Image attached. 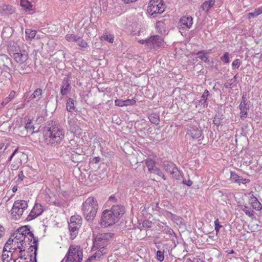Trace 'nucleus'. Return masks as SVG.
Wrapping results in <instances>:
<instances>
[{
    "label": "nucleus",
    "instance_id": "6ab92c4d",
    "mask_svg": "<svg viewBox=\"0 0 262 262\" xmlns=\"http://www.w3.org/2000/svg\"><path fill=\"white\" fill-rule=\"evenodd\" d=\"M136 100L133 99H126L125 100L117 99L115 100V105L117 106L122 107L124 106L134 105L136 103Z\"/></svg>",
    "mask_w": 262,
    "mask_h": 262
},
{
    "label": "nucleus",
    "instance_id": "6e6552de",
    "mask_svg": "<svg viewBox=\"0 0 262 262\" xmlns=\"http://www.w3.org/2000/svg\"><path fill=\"white\" fill-rule=\"evenodd\" d=\"M28 161V155L25 152L19 151L18 148L15 149V155L12 163L11 164V169L16 170L23 163H26Z\"/></svg>",
    "mask_w": 262,
    "mask_h": 262
},
{
    "label": "nucleus",
    "instance_id": "f3484780",
    "mask_svg": "<svg viewBox=\"0 0 262 262\" xmlns=\"http://www.w3.org/2000/svg\"><path fill=\"white\" fill-rule=\"evenodd\" d=\"M187 134L193 139H198L202 135V129L193 125L187 129Z\"/></svg>",
    "mask_w": 262,
    "mask_h": 262
},
{
    "label": "nucleus",
    "instance_id": "603ef678",
    "mask_svg": "<svg viewBox=\"0 0 262 262\" xmlns=\"http://www.w3.org/2000/svg\"><path fill=\"white\" fill-rule=\"evenodd\" d=\"M77 41L76 42L77 45L81 48H86L88 46L86 42L79 36V39H77Z\"/></svg>",
    "mask_w": 262,
    "mask_h": 262
},
{
    "label": "nucleus",
    "instance_id": "ddd939ff",
    "mask_svg": "<svg viewBox=\"0 0 262 262\" xmlns=\"http://www.w3.org/2000/svg\"><path fill=\"white\" fill-rule=\"evenodd\" d=\"M15 60L20 64L24 63L28 58V52L25 50H20L16 51L13 54Z\"/></svg>",
    "mask_w": 262,
    "mask_h": 262
},
{
    "label": "nucleus",
    "instance_id": "4c0bfd02",
    "mask_svg": "<svg viewBox=\"0 0 262 262\" xmlns=\"http://www.w3.org/2000/svg\"><path fill=\"white\" fill-rule=\"evenodd\" d=\"M68 122L70 126V130L71 132L75 133V131L77 129H78V127L75 125V120L73 119L70 118V117H68Z\"/></svg>",
    "mask_w": 262,
    "mask_h": 262
},
{
    "label": "nucleus",
    "instance_id": "bf43d9fd",
    "mask_svg": "<svg viewBox=\"0 0 262 262\" xmlns=\"http://www.w3.org/2000/svg\"><path fill=\"white\" fill-rule=\"evenodd\" d=\"M215 230L216 232H219L220 228L222 227L219 223V220L217 219L214 222Z\"/></svg>",
    "mask_w": 262,
    "mask_h": 262
},
{
    "label": "nucleus",
    "instance_id": "de8ad7c7",
    "mask_svg": "<svg viewBox=\"0 0 262 262\" xmlns=\"http://www.w3.org/2000/svg\"><path fill=\"white\" fill-rule=\"evenodd\" d=\"M105 253V250L103 249H100L94 253L92 255V257H93L95 259H96L97 258H100L101 256H103L104 254Z\"/></svg>",
    "mask_w": 262,
    "mask_h": 262
},
{
    "label": "nucleus",
    "instance_id": "aec40b11",
    "mask_svg": "<svg viewBox=\"0 0 262 262\" xmlns=\"http://www.w3.org/2000/svg\"><path fill=\"white\" fill-rule=\"evenodd\" d=\"M250 203L253 208L256 210L259 211L262 209L261 204L253 194L250 195Z\"/></svg>",
    "mask_w": 262,
    "mask_h": 262
},
{
    "label": "nucleus",
    "instance_id": "3c124183",
    "mask_svg": "<svg viewBox=\"0 0 262 262\" xmlns=\"http://www.w3.org/2000/svg\"><path fill=\"white\" fill-rule=\"evenodd\" d=\"M242 63V61L239 59H235L232 63V69H238Z\"/></svg>",
    "mask_w": 262,
    "mask_h": 262
},
{
    "label": "nucleus",
    "instance_id": "9d476101",
    "mask_svg": "<svg viewBox=\"0 0 262 262\" xmlns=\"http://www.w3.org/2000/svg\"><path fill=\"white\" fill-rule=\"evenodd\" d=\"M11 66L12 62L10 58L5 54L0 55V70H2L1 73L2 74L3 71L6 72L5 76L8 79L12 78L10 74Z\"/></svg>",
    "mask_w": 262,
    "mask_h": 262
},
{
    "label": "nucleus",
    "instance_id": "7c9ffc66",
    "mask_svg": "<svg viewBox=\"0 0 262 262\" xmlns=\"http://www.w3.org/2000/svg\"><path fill=\"white\" fill-rule=\"evenodd\" d=\"M150 122L156 125H158L160 123V117L159 114L153 113L149 114L148 116Z\"/></svg>",
    "mask_w": 262,
    "mask_h": 262
},
{
    "label": "nucleus",
    "instance_id": "2f4dec72",
    "mask_svg": "<svg viewBox=\"0 0 262 262\" xmlns=\"http://www.w3.org/2000/svg\"><path fill=\"white\" fill-rule=\"evenodd\" d=\"M215 2V0L206 1L202 4L201 8L203 10L207 11L214 6Z\"/></svg>",
    "mask_w": 262,
    "mask_h": 262
},
{
    "label": "nucleus",
    "instance_id": "473e14b6",
    "mask_svg": "<svg viewBox=\"0 0 262 262\" xmlns=\"http://www.w3.org/2000/svg\"><path fill=\"white\" fill-rule=\"evenodd\" d=\"M70 159L73 162L75 163H78L82 161L83 157L81 154H78L77 152H74L71 154V155L70 156Z\"/></svg>",
    "mask_w": 262,
    "mask_h": 262
},
{
    "label": "nucleus",
    "instance_id": "37998d69",
    "mask_svg": "<svg viewBox=\"0 0 262 262\" xmlns=\"http://www.w3.org/2000/svg\"><path fill=\"white\" fill-rule=\"evenodd\" d=\"M242 210L245 212V213L249 216V217H253L254 215V211L249 207L244 205L242 207Z\"/></svg>",
    "mask_w": 262,
    "mask_h": 262
},
{
    "label": "nucleus",
    "instance_id": "1a4fd4ad",
    "mask_svg": "<svg viewBox=\"0 0 262 262\" xmlns=\"http://www.w3.org/2000/svg\"><path fill=\"white\" fill-rule=\"evenodd\" d=\"M110 210L103 211L100 221L101 226L104 228L112 226L117 221Z\"/></svg>",
    "mask_w": 262,
    "mask_h": 262
},
{
    "label": "nucleus",
    "instance_id": "8fccbe9b",
    "mask_svg": "<svg viewBox=\"0 0 262 262\" xmlns=\"http://www.w3.org/2000/svg\"><path fill=\"white\" fill-rule=\"evenodd\" d=\"M221 60L224 63H228L230 62L229 60V53L228 52H226L224 53L223 55L221 57Z\"/></svg>",
    "mask_w": 262,
    "mask_h": 262
},
{
    "label": "nucleus",
    "instance_id": "774afa93",
    "mask_svg": "<svg viewBox=\"0 0 262 262\" xmlns=\"http://www.w3.org/2000/svg\"><path fill=\"white\" fill-rule=\"evenodd\" d=\"M14 155H15V150L13 151L12 154L11 155V156L9 157L7 162V163H8L9 162H10V161H13V159H14Z\"/></svg>",
    "mask_w": 262,
    "mask_h": 262
},
{
    "label": "nucleus",
    "instance_id": "c03bdc74",
    "mask_svg": "<svg viewBox=\"0 0 262 262\" xmlns=\"http://www.w3.org/2000/svg\"><path fill=\"white\" fill-rule=\"evenodd\" d=\"M151 173H154L158 175L160 177H161L164 180H166V177L165 176L163 172L159 168L157 167L154 169V170L151 172Z\"/></svg>",
    "mask_w": 262,
    "mask_h": 262
},
{
    "label": "nucleus",
    "instance_id": "20e7f679",
    "mask_svg": "<svg viewBox=\"0 0 262 262\" xmlns=\"http://www.w3.org/2000/svg\"><path fill=\"white\" fill-rule=\"evenodd\" d=\"M83 258V251L79 246L71 245L62 261L65 262H81Z\"/></svg>",
    "mask_w": 262,
    "mask_h": 262
},
{
    "label": "nucleus",
    "instance_id": "09e8293b",
    "mask_svg": "<svg viewBox=\"0 0 262 262\" xmlns=\"http://www.w3.org/2000/svg\"><path fill=\"white\" fill-rule=\"evenodd\" d=\"M65 38L69 41H74L76 42L78 40L77 39H79V36L74 34H67Z\"/></svg>",
    "mask_w": 262,
    "mask_h": 262
},
{
    "label": "nucleus",
    "instance_id": "13d9d810",
    "mask_svg": "<svg viewBox=\"0 0 262 262\" xmlns=\"http://www.w3.org/2000/svg\"><path fill=\"white\" fill-rule=\"evenodd\" d=\"M25 127L28 130H32L34 129V125L32 124L31 120H29L28 121L27 123L26 124Z\"/></svg>",
    "mask_w": 262,
    "mask_h": 262
},
{
    "label": "nucleus",
    "instance_id": "5fc2aeb1",
    "mask_svg": "<svg viewBox=\"0 0 262 262\" xmlns=\"http://www.w3.org/2000/svg\"><path fill=\"white\" fill-rule=\"evenodd\" d=\"M260 14L259 12L257 11V9H255L253 12H250L248 14V17L249 19L254 18Z\"/></svg>",
    "mask_w": 262,
    "mask_h": 262
},
{
    "label": "nucleus",
    "instance_id": "4be33fe9",
    "mask_svg": "<svg viewBox=\"0 0 262 262\" xmlns=\"http://www.w3.org/2000/svg\"><path fill=\"white\" fill-rule=\"evenodd\" d=\"M166 215L168 217L170 218L174 223L177 224L178 225L181 226L184 225L183 219L181 216L173 214L169 211H167Z\"/></svg>",
    "mask_w": 262,
    "mask_h": 262
},
{
    "label": "nucleus",
    "instance_id": "2eb2a0df",
    "mask_svg": "<svg viewBox=\"0 0 262 262\" xmlns=\"http://www.w3.org/2000/svg\"><path fill=\"white\" fill-rule=\"evenodd\" d=\"M164 11V5L161 4L160 6L158 5L148 6L147 8L148 12L154 17H156L157 14H160Z\"/></svg>",
    "mask_w": 262,
    "mask_h": 262
},
{
    "label": "nucleus",
    "instance_id": "79ce46f5",
    "mask_svg": "<svg viewBox=\"0 0 262 262\" xmlns=\"http://www.w3.org/2000/svg\"><path fill=\"white\" fill-rule=\"evenodd\" d=\"M19 70V72L21 74H29L32 71L31 68L29 66H26L25 64L21 66Z\"/></svg>",
    "mask_w": 262,
    "mask_h": 262
},
{
    "label": "nucleus",
    "instance_id": "9b49d317",
    "mask_svg": "<svg viewBox=\"0 0 262 262\" xmlns=\"http://www.w3.org/2000/svg\"><path fill=\"white\" fill-rule=\"evenodd\" d=\"M164 169L176 179H178L180 176V172L176 165L173 162L170 161H164L162 164Z\"/></svg>",
    "mask_w": 262,
    "mask_h": 262
},
{
    "label": "nucleus",
    "instance_id": "c756f323",
    "mask_svg": "<svg viewBox=\"0 0 262 262\" xmlns=\"http://www.w3.org/2000/svg\"><path fill=\"white\" fill-rule=\"evenodd\" d=\"M163 231L167 234H169L170 238H172V240L173 241V243L174 244V247L176 246V244L175 243L176 240L177 241V238L176 235L175 233L174 232L173 230L171 228H169L168 226H165L164 227V229H163Z\"/></svg>",
    "mask_w": 262,
    "mask_h": 262
},
{
    "label": "nucleus",
    "instance_id": "412c9836",
    "mask_svg": "<svg viewBox=\"0 0 262 262\" xmlns=\"http://www.w3.org/2000/svg\"><path fill=\"white\" fill-rule=\"evenodd\" d=\"M70 83L68 81L67 78H64L62 82V86L61 88L60 93L62 96L66 95L71 91Z\"/></svg>",
    "mask_w": 262,
    "mask_h": 262
},
{
    "label": "nucleus",
    "instance_id": "49530a36",
    "mask_svg": "<svg viewBox=\"0 0 262 262\" xmlns=\"http://www.w3.org/2000/svg\"><path fill=\"white\" fill-rule=\"evenodd\" d=\"M236 85L237 84L235 82L231 81V80L230 79L224 83V86L226 89H232V88L235 87Z\"/></svg>",
    "mask_w": 262,
    "mask_h": 262
},
{
    "label": "nucleus",
    "instance_id": "a211bd4d",
    "mask_svg": "<svg viewBox=\"0 0 262 262\" xmlns=\"http://www.w3.org/2000/svg\"><path fill=\"white\" fill-rule=\"evenodd\" d=\"M19 255L18 256V262H37V258L36 257V260H34V253L29 254V252H27V254L25 253L23 254V253H19Z\"/></svg>",
    "mask_w": 262,
    "mask_h": 262
},
{
    "label": "nucleus",
    "instance_id": "c85d7f7f",
    "mask_svg": "<svg viewBox=\"0 0 262 262\" xmlns=\"http://www.w3.org/2000/svg\"><path fill=\"white\" fill-rule=\"evenodd\" d=\"M209 95V91L207 90H205L201 96V99L199 101V104L200 105H203L204 106H207L208 104L207 100Z\"/></svg>",
    "mask_w": 262,
    "mask_h": 262
},
{
    "label": "nucleus",
    "instance_id": "423d86ee",
    "mask_svg": "<svg viewBox=\"0 0 262 262\" xmlns=\"http://www.w3.org/2000/svg\"><path fill=\"white\" fill-rule=\"evenodd\" d=\"M28 207V205L26 201H15L13 203L12 208L11 210L12 218L15 220H19Z\"/></svg>",
    "mask_w": 262,
    "mask_h": 262
},
{
    "label": "nucleus",
    "instance_id": "393cba45",
    "mask_svg": "<svg viewBox=\"0 0 262 262\" xmlns=\"http://www.w3.org/2000/svg\"><path fill=\"white\" fill-rule=\"evenodd\" d=\"M224 119V114L222 112L218 111L213 118V124L217 126V128L221 124V121Z\"/></svg>",
    "mask_w": 262,
    "mask_h": 262
},
{
    "label": "nucleus",
    "instance_id": "b1692460",
    "mask_svg": "<svg viewBox=\"0 0 262 262\" xmlns=\"http://www.w3.org/2000/svg\"><path fill=\"white\" fill-rule=\"evenodd\" d=\"M20 5L26 12L33 10V5L28 0H20Z\"/></svg>",
    "mask_w": 262,
    "mask_h": 262
},
{
    "label": "nucleus",
    "instance_id": "0e129e2a",
    "mask_svg": "<svg viewBox=\"0 0 262 262\" xmlns=\"http://www.w3.org/2000/svg\"><path fill=\"white\" fill-rule=\"evenodd\" d=\"M250 180L247 179H243L242 177H241V180L239 181V184L241 183H242L243 184H245L246 183L250 182Z\"/></svg>",
    "mask_w": 262,
    "mask_h": 262
},
{
    "label": "nucleus",
    "instance_id": "39448f33",
    "mask_svg": "<svg viewBox=\"0 0 262 262\" xmlns=\"http://www.w3.org/2000/svg\"><path fill=\"white\" fill-rule=\"evenodd\" d=\"M82 225V218L80 215H73L69 223V230L70 233V239H74L79 233V230Z\"/></svg>",
    "mask_w": 262,
    "mask_h": 262
},
{
    "label": "nucleus",
    "instance_id": "c9c22d12",
    "mask_svg": "<svg viewBox=\"0 0 262 262\" xmlns=\"http://www.w3.org/2000/svg\"><path fill=\"white\" fill-rule=\"evenodd\" d=\"M145 164L150 173L157 167L155 161L151 159H146Z\"/></svg>",
    "mask_w": 262,
    "mask_h": 262
},
{
    "label": "nucleus",
    "instance_id": "a19ab883",
    "mask_svg": "<svg viewBox=\"0 0 262 262\" xmlns=\"http://www.w3.org/2000/svg\"><path fill=\"white\" fill-rule=\"evenodd\" d=\"M32 210H33V211L36 213L38 216L40 215L43 211L41 205L38 203L35 204Z\"/></svg>",
    "mask_w": 262,
    "mask_h": 262
},
{
    "label": "nucleus",
    "instance_id": "bb28decb",
    "mask_svg": "<svg viewBox=\"0 0 262 262\" xmlns=\"http://www.w3.org/2000/svg\"><path fill=\"white\" fill-rule=\"evenodd\" d=\"M156 28L159 33L162 35H165L167 34L165 30V24L163 21H159L156 23Z\"/></svg>",
    "mask_w": 262,
    "mask_h": 262
},
{
    "label": "nucleus",
    "instance_id": "6e6d98bb",
    "mask_svg": "<svg viewBox=\"0 0 262 262\" xmlns=\"http://www.w3.org/2000/svg\"><path fill=\"white\" fill-rule=\"evenodd\" d=\"M157 259L161 262L163 261L164 259V255L163 252L160 250L157 251Z\"/></svg>",
    "mask_w": 262,
    "mask_h": 262
},
{
    "label": "nucleus",
    "instance_id": "ea45409f",
    "mask_svg": "<svg viewBox=\"0 0 262 262\" xmlns=\"http://www.w3.org/2000/svg\"><path fill=\"white\" fill-rule=\"evenodd\" d=\"M241 176H238L236 172L233 171L230 172V179L232 182L238 183L239 184V181L241 179Z\"/></svg>",
    "mask_w": 262,
    "mask_h": 262
},
{
    "label": "nucleus",
    "instance_id": "4d7b16f0",
    "mask_svg": "<svg viewBox=\"0 0 262 262\" xmlns=\"http://www.w3.org/2000/svg\"><path fill=\"white\" fill-rule=\"evenodd\" d=\"M161 4H164L162 0H151L149 3V6H156V5H158V6H160Z\"/></svg>",
    "mask_w": 262,
    "mask_h": 262
},
{
    "label": "nucleus",
    "instance_id": "864d4df0",
    "mask_svg": "<svg viewBox=\"0 0 262 262\" xmlns=\"http://www.w3.org/2000/svg\"><path fill=\"white\" fill-rule=\"evenodd\" d=\"M37 216H38L37 215L36 213L34 212L33 211V210L32 209L29 214L26 217V220H27V221H31L33 219H35L36 217H37Z\"/></svg>",
    "mask_w": 262,
    "mask_h": 262
},
{
    "label": "nucleus",
    "instance_id": "5701e85b",
    "mask_svg": "<svg viewBox=\"0 0 262 262\" xmlns=\"http://www.w3.org/2000/svg\"><path fill=\"white\" fill-rule=\"evenodd\" d=\"M42 90L40 88L36 89L32 94L29 97L28 101H31L32 100H35L36 101H38L42 97Z\"/></svg>",
    "mask_w": 262,
    "mask_h": 262
},
{
    "label": "nucleus",
    "instance_id": "a18cd8bd",
    "mask_svg": "<svg viewBox=\"0 0 262 262\" xmlns=\"http://www.w3.org/2000/svg\"><path fill=\"white\" fill-rule=\"evenodd\" d=\"M101 39H103L110 43H112L114 41V37L113 34L105 33L102 36Z\"/></svg>",
    "mask_w": 262,
    "mask_h": 262
},
{
    "label": "nucleus",
    "instance_id": "7ed1b4c3",
    "mask_svg": "<svg viewBox=\"0 0 262 262\" xmlns=\"http://www.w3.org/2000/svg\"><path fill=\"white\" fill-rule=\"evenodd\" d=\"M21 246H17L16 248H12V249L15 251L17 249H19V253H23L25 251L26 247L29 246L30 248L34 249V260H36V256H37L38 250V238L35 237L32 232L30 231V233H28V235L27 234V236L24 237Z\"/></svg>",
    "mask_w": 262,
    "mask_h": 262
},
{
    "label": "nucleus",
    "instance_id": "e433bc0d",
    "mask_svg": "<svg viewBox=\"0 0 262 262\" xmlns=\"http://www.w3.org/2000/svg\"><path fill=\"white\" fill-rule=\"evenodd\" d=\"M26 40H32L35 36L37 31L30 29H26Z\"/></svg>",
    "mask_w": 262,
    "mask_h": 262
},
{
    "label": "nucleus",
    "instance_id": "cd10ccee",
    "mask_svg": "<svg viewBox=\"0 0 262 262\" xmlns=\"http://www.w3.org/2000/svg\"><path fill=\"white\" fill-rule=\"evenodd\" d=\"M66 109L67 111L70 113L77 112L74 100L73 99L70 98L67 100L66 103Z\"/></svg>",
    "mask_w": 262,
    "mask_h": 262
},
{
    "label": "nucleus",
    "instance_id": "72a5a7b5",
    "mask_svg": "<svg viewBox=\"0 0 262 262\" xmlns=\"http://www.w3.org/2000/svg\"><path fill=\"white\" fill-rule=\"evenodd\" d=\"M209 53L204 51L201 50L198 52L196 53V55H198V58L202 60V61H204L205 62H209V56H207V54Z\"/></svg>",
    "mask_w": 262,
    "mask_h": 262
},
{
    "label": "nucleus",
    "instance_id": "680f3d73",
    "mask_svg": "<svg viewBox=\"0 0 262 262\" xmlns=\"http://www.w3.org/2000/svg\"><path fill=\"white\" fill-rule=\"evenodd\" d=\"M151 225V222H149L148 221H145L143 222V226L144 227H146L148 228H150Z\"/></svg>",
    "mask_w": 262,
    "mask_h": 262
},
{
    "label": "nucleus",
    "instance_id": "f257e3e1",
    "mask_svg": "<svg viewBox=\"0 0 262 262\" xmlns=\"http://www.w3.org/2000/svg\"><path fill=\"white\" fill-rule=\"evenodd\" d=\"M64 137V133L61 126L55 123L45 131L44 140L45 143L52 146L59 144Z\"/></svg>",
    "mask_w": 262,
    "mask_h": 262
},
{
    "label": "nucleus",
    "instance_id": "f03ea898",
    "mask_svg": "<svg viewBox=\"0 0 262 262\" xmlns=\"http://www.w3.org/2000/svg\"><path fill=\"white\" fill-rule=\"evenodd\" d=\"M98 204L93 196L89 197L82 205L83 215L88 222H92L95 217L98 211Z\"/></svg>",
    "mask_w": 262,
    "mask_h": 262
},
{
    "label": "nucleus",
    "instance_id": "dca6fc26",
    "mask_svg": "<svg viewBox=\"0 0 262 262\" xmlns=\"http://www.w3.org/2000/svg\"><path fill=\"white\" fill-rule=\"evenodd\" d=\"M118 221L124 213V208L121 205H113L111 210H110Z\"/></svg>",
    "mask_w": 262,
    "mask_h": 262
},
{
    "label": "nucleus",
    "instance_id": "052dcab7",
    "mask_svg": "<svg viewBox=\"0 0 262 262\" xmlns=\"http://www.w3.org/2000/svg\"><path fill=\"white\" fill-rule=\"evenodd\" d=\"M12 236H11V237L7 240V242L5 244V247H9L10 245L13 244V243L14 242H15V239H14V238L12 239Z\"/></svg>",
    "mask_w": 262,
    "mask_h": 262
},
{
    "label": "nucleus",
    "instance_id": "f704fd0d",
    "mask_svg": "<svg viewBox=\"0 0 262 262\" xmlns=\"http://www.w3.org/2000/svg\"><path fill=\"white\" fill-rule=\"evenodd\" d=\"M30 226L29 225L21 226L17 229V232H19L23 237H25L27 236V234L28 235V233H30Z\"/></svg>",
    "mask_w": 262,
    "mask_h": 262
},
{
    "label": "nucleus",
    "instance_id": "f8f14e48",
    "mask_svg": "<svg viewBox=\"0 0 262 262\" xmlns=\"http://www.w3.org/2000/svg\"><path fill=\"white\" fill-rule=\"evenodd\" d=\"M148 47L149 49H156L162 45L163 38L159 35H154L148 38Z\"/></svg>",
    "mask_w": 262,
    "mask_h": 262
},
{
    "label": "nucleus",
    "instance_id": "69168bd1",
    "mask_svg": "<svg viewBox=\"0 0 262 262\" xmlns=\"http://www.w3.org/2000/svg\"><path fill=\"white\" fill-rule=\"evenodd\" d=\"M183 183L188 186H191L192 185L193 182L190 180L187 181L186 180H183Z\"/></svg>",
    "mask_w": 262,
    "mask_h": 262
},
{
    "label": "nucleus",
    "instance_id": "e2e57ef3",
    "mask_svg": "<svg viewBox=\"0 0 262 262\" xmlns=\"http://www.w3.org/2000/svg\"><path fill=\"white\" fill-rule=\"evenodd\" d=\"M13 255V253L11 254L10 257L7 258H2V260L3 262H12V261L14 260V259L12 257V256Z\"/></svg>",
    "mask_w": 262,
    "mask_h": 262
},
{
    "label": "nucleus",
    "instance_id": "0eeeda50",
    "mask_svg": "<svg viewBox=\"0 0 262 262\" xmlns=\"http://www.w3.org/2000/svg\"><path fill=\"white\" fill-rule=\"evenodd\" d=\"M114 234L111 232L98 233L94 241V246L97 249H103L105 250L108 242L113 237Z\"/></svg>",
    "mask_w": 262,
    "mask_h": 262
},
{
    "label": "nucleus",
    "instance_id": "a878e982",
    "mask_svg": "<svg viewBox=\"0 0 262 262\" xmlns=\"http://www.w3.org/2000/svg\"><path fill=\"white\" fill-rule=\"evenodd\" d=\"M240 110V117L242 120H244L247 117V111L249 110L248 104H240L239 106Z\"/></svg>",
    "mask_w": 262,
    "mask_h": 262
},
{
    "label": "nucleus",
    "instance_id": "338daca9",
    "mask_svg": "<svg viewBox=\"0 0 262 262\" xmlns=\"http://www.w3.org/2000/svg\"><path fill=\"white\" fill-rule=\"evenodd\" d=\"M246 94H243L242 98V101L240 103V104H248V103L246 102Z\"/></svg>",
    "mask_w": 262,
    "mask_h": 262
},
{
    "label": "nucleus",
    "instance_id": "4468645a",
    "mask_svg": "<svg viewBox=\"0 0 262 262\" xmlns=\"http://www.w3.org/2000/svg\"><path fill=\"white\" fill-rule=\"evenodd\" d=\"M193 19L191 16H183L179 21V27L183 29H189L193 23Z\"/></svg>",
    "mask_w": 262,
    "mask_h": 262
},
{
    "label": "nucleus",
    "instance_id": "58836bf2",
    "mask_svg": "<svg viewBox=\"0 0 262 262\" xmlns=\"http://www.w3.org/2000/svg\"><path fill=\"white\" fill-rule=\"evenodd\" d=\"M11 236H14V239H15V242L17 243H19V246H21V244L23 243V239L24 237L21 235L19 232H17V229L13 234H11Z\"/></svg>",
    "mask_w": 262,
    "mask_h": 262
}]
</instances>
